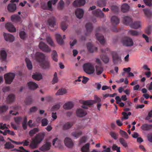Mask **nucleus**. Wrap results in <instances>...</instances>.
I'll return each mask as SVG.
<instances>
[{
	"mask_svg": "<svg viewBox=\"0 0 152 152\" xmlns=\"http://www.w3.org/2000/svg\"><path fill=\"white\" fill-rule=\"evenodd\" d=\"M4 36L5 40L7 41L12 42L14 40V36L10 34L4 33Z\"/></svg>",
	"mask_w": 152,
	"mask_h": 152,
	"instance_id": "1a4fd4ad",
	"label": "nucleus"
},
{
	"mask_svg": "<svg viewBox=\"0 0 152 152\" xmlns=\"http://www.w3.org/2000/svg\"><path fill=\"white\" fill-rule=\"evenodd\" d=\"M110 134L111 137L115 140H116L117 139L118 136L117 134L113 132H110Z\"/></svg>",
	"mask_w": 152,
	"mask_h": 152,
	"instance_id": "69168bd1",
	"label": "nucleus"
},
{
	"mask_svg": "<svg viewBox=\"0 0 152 152\" xmlns=\"http://www.w3.org/2000/svg\"><path fill=\"white\" fill-rule=\"evenodd\" d=\"M15 76L14 73H9L4 75V78L6 83L10 84L12 82Z\"/></svg>",
	"mask_w": 152,
	"mask_h": 152,
	"instance_id": "423d86ee",
	"label": "nucleus"
},
{
	"mask_svg": "<svg viewBox=\"0 0 152 152\" xmlns=\"http://www.w3.org/2000/svg\"><path fill=\"white\" fill-rule=\"evenodd\" d=\"M56 38L57 43L60 45H62L64 43V41L61 35L56 34Z\"/></svg>",
	"mask_w": 152,
	"mask_h": 152,
	"instance_id": "a878e982",
	"label": "nucleus"
},
{
	"mask_svg": "<svg viewBox=\"0 0 152 152\" xmlns=\"http://www.w3.org/2000/svg\"><path fill=\"white\" fill-rule=\"evenodd\" d=\"M28 86L29 89L32 90L36 89L38 87L37 84L35 82L32 81L28 83Z\"/></svg>",
	"mask_w": 152,
	"mask_h": 152,
	"instance_id": "aec40b11",
	"label": "nucleus"
},
{
	"mask_svg": "<svg viewBox=\"0 0 152 152\" xmlns=\"http://www.w3.org/2000/svg\"><path fill=\"white\" fill-rule=\"evenodd\" d=\"M96 74L97 75H99L101 74L103 70V68L101 66H96Z\"/></svg>",
	"mask_w": 152,
	"mask_h": 152,
	"instance_id": "58836bf2",
	"label": "nucleus"
},
{
	"mask_svg": "<svg viewBox=\"0 0 152 152\" xmlns=\"http://www.w3.org/2000/svg\"><path fill=\"white\" fill-rule=\"evenodd\" d=\"M111 9L112 11L114 12H117L118 11V7L115 5H113L111 6Z\"/></svg>",
	"mask_w": 152,
	"mask_h": 152,
	"instance_id": "680f3d73",
	"label": "nucleus"
},
{
	"mask_svg": "<svg viewBox=\"0 0 152 152\" xmlns=\"http://www.w3.org/2000/svg\"><path fill=\"white\" fill-rule=\"evenodd\" d=\"M15 99V95L12 94H9L6 99L7 102L10 104L13 102Z\"/></svg>",
	"mask_w": 152,
	"mask_h": 152,
	"instance_id": "b1692460",
	"label": "nucleus"
},
{
	"mask_svg": "<svg viewBox=\"0 0 152 152\" xmlns=\"http://www.w3.org/2000/svg\"><path fill=\"white\" fill-rule=\"evenodd\" d=\"M92 14L96 16L99 17L100 18H104V15L101 10L99 9H97L92 12Z\"/></svg>",
	"mask_w": 152,
	"mask_h": 152,
	"instance_id": "ddd939ff",
	"label": "nucleus"
},
{
	"mask_svg": "<svg viewBox=\"0 0 152 152\" xmlns=\"http://www.w3.org/2000/svg\"><path fill=\"white\" fill-rule=\"evenodd\" d=\"M46 40L48 43L51 46H55L53 42L50 37H48L46 38Z\"/></svg>",
	"mask_w": 152,
	"mask_h": 152,
	"instance_id": "603ef678",
	"label": "nucleus"
},
{
	"mask_svg": "<svg viewBox=\"0 0 152 152\" xmlns=\"http://www.w3.org/2000/svg\"><path fill=\"white\" fill-rule=\"evenodd\" d=\"M52 58L53 60L55 62H57L58 54L57 52L55 50H53L51 54Z\"/></svg>",
	"mask_w": 152,
	"mask_h": 152,
	"instance_id": "4c0bfd02",
	"label": "nucleus"
},
{
	"mask_svg": "<svg viewBox=\"0 0 152 152\" xmlns=\"http://www.w3.org/2000/svg\"><path fill=\"white\" fill-rule=\"evenodd\" d=\"M48 24L49 28L54 27L56 25V20L54 17L52 16L47 21Z\"/></svg>",
	"mask_w": 152,
	"mask_h": 152,
	"instance_id": "6e6552de",
	"label": "nucleus"
},
{
	"mask_svg": "<svg viewBox=\"0 0 152 152\" xmlns=\"http://www.w3.org/2000/svg\"><path fill=\"white\" fill-rule=\"evenodd\" d=\"M106 2L105 0H99L97 1V6L102 7L106 5Z\"/></svg>",
	"mask_w": 152,
	"mask_h": 152,
	"instance_id": "c9c22d12",
	"label": "nucleus"
},
{
	"mask_svg": "<svg viewBox=\"0 0 152 152\" xmlns=\"http://www.w3.org/2000/svg\"><path fill=\"white\" fill-rule=\"evenodd\" d=\"M86 46L88 51L90 53H93L94 51H96L97 50L96 47L94 46L90 42L87 43Z\"/></svg>",
	"mask_w": 152,
	"mask_h": 152,
	"instance_id": "4468645a",
	"label": "nucleus"
},
{
	"mask_svg": "<svg viewBox=\"0 0 152 152\" xmlns=\"http://www.w3.org/2000/svg\"><path fill=\"white\" fill-rule=\"evenodd\" d=\"M7 54L6 51L3 49L0 51V57L1 60L5 61L6 60Z\"/></svg>",
	"mask_w": 152,
	"mask_h": 152,
	"instance_id": "412c9836",
	"label": "nucleus"
},
{
	"mask_svg": "<svg viewBox=\"0 0 152 152\" xmlns=\"http://www.w3.org/2000/svg\"><path fill=\"white\" fill-rule=\"evenodd\" d=\"M45 135L42 133L37 134L35 137L32 139V141L30 145V147L32 149L37 148L38 145L44 139Z\"/></svg>",
	"mask_w": 152,
	"mask_h": 152,
	"instance_id": "f03ea898",
	"label": "nucleus"
},
{
	"mask_svg": "<svg viewBox=\"0 0 152 152\" xmlns=\"http://www.w3.org/2000/svg\"><path fill=\"white\" fill-rule=\"evenodd\" d=\"M8 109V107L6 105L0 106V113H2L5 112Z\"/></svg>",
	"mask_w": 152,
	"mask_h": 152,
	"instance_id": "09e8293b",
	"label": "nucleus"
},
{
	"mask_svg": "<svg viewBox=\"0 0 152 152\" xmlns=\"http://www.w3.org/2000/svg\"><path fill=\"white\" fill-rule=\"evenodd\" d=\"M5 27L8 31L11 32H15L16 31L14 26L10 23H7L5 24Z\"/></svg>",
	"mask_w": 152,
	"mask_h": 152,
	"instance_id": "9b49d317",
	"label": "nucleus"
},
{
	"mask_svg": "<svg viewBox=\"0 0 152 152\" xmlns=\"http://www.w3.org/2000/svg\"><path fill=\"white\" fill-rule=\"evenodd\" d=\"M32 77L34 80L39 81L42 79V76L41 74L36 73L33 74Z\"/></svg>",
	"mask_w": 152,
	"mask_h": 152,
	"instance_id": "c756f323",
	"label": "nucleus"
},
{
	"mask_svg": "<svg viewBox=\"0 0 152 152\" xmlns=\"http://www.w3.org/2000/svg\"><path fill=\"white\" fill-rule=\"evenodd\" d=\"M86 27L87 32H91L92 31L93 28L92 24L90 23H88L86 24Z\"/></svg>",
	"mask_w": 152,
	"mask_h": 152,
	"instance_id": "e433bc0d",
	"label": "nucleus"
},
{
	"mask_svg": "<svg viewBox=\"0 0 152 152\" xmlns=\"http://www.w3.org/2000/svg\"><path fill=\"white\" fill-rule=\"evenodd\" d=\"M90 144L87 143L84 146H83L81 149V151L82 152H89V147Z\"/></svg>",
	"mask_w": 152,
	"mask_h": 152,
	"instance_id": "f704fd0d",
	"label": "nucleus"
},
{
	"mask_svg": "<svg viewBox=\"0 0 152 152\" xmlns=\"http://www.w3.org/2000/svg\"><path fill=\"white\" fill-rule=\"evenodd\" d=\"M51 146L50 143L49 142H46L40 148V150L42 151H46L49 150Z\"/></svg>",
	"mask_w": 152,
	"mask_h": 152,
	"instance_id": "5701e85b",
	"label": "nucleus"
},
{
	"mask_svg": "<svg viewBox=\"0 0 152 152\" xmlns=\"http://www.w3.org/2000/svg\"><path fill=\"white\" fill-rule=\"evenodd\" d=\"M74 104L72 102H69L66 103L63 106V108L66 110H69L72 108Z\"/></svg>",
	"mask_w": 152,
	"mask_h": 152,
	"instance_id": "c85d7f7f",
	"label": "nucleus"
},
{
	"mask_svg": "<svg viewBox=\"0 0 152 152\" xmlns=\"http://www.w3.org/2000/svg\"><path fill=\"white\" fill-rule=\"evenodd\" d=\"M100 58L104 63L107 64L109 62V58L107 55H101L100 56Z\"/></svg>",
	"mask_w": 152,
	"mask_h": 152,
	"instance_id": "2f4dec72",
	"label": "nucleus"
},
{
	"mask_svg": "<svg viewBox=\"0 0 152 152\" xmlns=\"http://www.w3.org/2000/svg\"><path fill=\"white\" fill-rule=\"evenodd\" d=\"M82 132L80 131L79 132H74L72 133V135L76 138L78 137H79L82 134Z\"/></svg>",
	"mask_w": 152,
	"mask_h": 152,
	"instance_id": "a18cd8bd",
	"label": "nucleus"
},
{
	"mask_svg": "<svg viewBox=\"0 0 152 152\" xmlns=\"http://www.w3.org/2000/svg\"><path fill=\"white\" fill-rule=\"evenodd\" d=\"M82 103L83 105L82 106V107L85 109H88L87 106H91L94 104V101L92 100H88L86 101H83Z\"/></svg>",
	"mask_w": 152,
	"mask_h": 152,
	"instance_id": "9d476101",
	"label": "nucleus"
},
{
	"mask_svg": "<svg viewBox=\"0 0 152 152\" xmlns=\"http://www.w3.org/2000/svg\"><path fill=\"white\" fill-rule=\"evenodd\" d=\"M64 142L65 145L69 148H72L73 145V143L72 140L69 137H66L65 138Z\"/></svg>",
	"mask_w": 152,
	"mask_h": 152,
	"instance_id": "f8f14e48",
	"label": "nucleus"
},
{
	"mask_svg": "<svg viewBox=\"0 0 152 152\" xmlns=\"http://www.w3.org/2000/svg\"><path fill=\"white\" fill-rule=\"evenodd\" d=\"M120 133L122 137L127 139L128 137V136L127 133L125 131L121 130H120Z\"/></svg>",
	"mask_w": 152,
	"mask_h": 152,
	"instance_id": "4d7b16f0",
	"label": "nucleus"
},
{
	"mask_svg": "<svg viewBox=\"0 0 152 152\" xmlns=\"http://www.w3.org/2000/svg\"><path fill=\"white\" fill-rule=\"evenodd\" d=\"M48 121L47 119L43 118L41 121L42 126H45L48 125Z\"/></svg>",
	"mask_w": 152,
	"mask_h": 152,
	"instance_id": "052dcab7",
	"label": "nucleus"
},
{
	"mask_svg": "<svg viewBox=\"0 0 152 152\" xmlns=\"http://www.w3.org/2000/svg\"><path fill=\"white\" fill-rule=\"evenodd\" d=\"M145 4L149 7L152 6V0H143Z\"/></svg>",
	"mask_w": 152,
	"mask_h": 152,
	"instance_id": "13d9d810",
	"label": "nucleus"
},
{
	"mask_svg": "<svg viewBox=\"0 0 152 152\" xmlns=\"http://www.w3.org/2000/svg\"><path fill=\"white\" fill-rule=\"evenodd\" d=\"M111 21L113 25L116 26L119 24L120 20L117 17L113 16L111 18Z\"/></svg>",
	"mask_w": 152,
	"mask_h": 152,
	"instance_id": "393cba45",
	"label": "nucleus"
},
{
	"mask_svg": "<svg viewBox=\"0 0 152 152\" xmlns=\"http://www.w3.org/2000/svg\"><path fill=\"white\" fill-rule=\"evenodd\" d=\"M123 22L125 25H130L132 22V19L129 16H125L123 18Z\"/></svg>",
	"mask_w": 152,
	"mask_h": 152,
	"instance_id": "dca6fc26",
	"label": "nucleus"
},
{
	"mask_svg": "<svg viewBox=\"0 0 152 152\" xmlns=\"http://www.w3.org/2000/svg\"><path fill=\"white\" fill-rule=\"evenodd\" d=\"M14 120L15 122L18 124H20V122L22 119V118L21 117H16L14 118Z\"/></svg>",
	"mask_w": 152,
	"mask_h": 152,
	"instance_id": "e2e57ef3",
	"label": "nucleus"
},
{
	"mask_svg": "<svg viewBox=\"0 0 152 152\" xmlns=\"http://www.w3.org/2000/svg\"><path fill=\"white\" fill-rule=\"evenodd\" d=\"M152 31V26H148L145 29V33L149 35L151 34Z\"/></svg>",
	"mask_w": 152,
	"mask_h": 152,
	"instance_id": "5fc2aeb1",
	"label": "nucleus"
},
{
	"mask_svg": "<svg viewBox=\"0 0 152 152\" xmlns=\"http://www.w3.org/2000/svg\"><path fill=\"white\" fill-rule=\"evenodd\" d=\"M38 110L37 108L35 107L34 106L31 107L29 110L30 113H34L36 112Z\"/></svg>",
	"mask_w": 152,
	"mask_h": 152,
	"instance_id": "774afa93",
	"label": "nucleus"
},
{
	"mask_svg": "<svg viewBox=\"0 0 152 152\" xmlns=\"http://www.w3.org/2000/svg\"><path fill=\"white\" fill-rule=\"evenodd\" d=\"M77 116L79 117H83L86 115V112L82 109H78L76 112Z\"/></svg>",
	"mask_w": 152,
	"mask_h": 152,
	"instance_id": "f3484780",
	"label": "nucleus"
},
{
	"mask_svg": "<svg viewBox=\"0 0 152 152\" xmlns=\"http://www.w3.org/2000/svg\"><path fill=\"white\" fill-rule=\"evenodd\" d=\"M84 13L83 10L80 8L77 9L75 11V15L77 17L80 19L83 17Z\"/></svg>",
	"mask_w": 152,
	"mask_h": 152,
	"instance_id": "a211bd4d",
	"label": "nucleus"
},
{
	"mask_svg": "<svg viewBox=\"0 0 152 152\" xmlns=\"http://www.w3.org/2000/svg\"><path fill=\"white\" fill-rule=\"evenodd\" d=\"M121 42L123 45L126 47H131L134 44V42L132 39L128 37H125L122 38Z\"/></svg>",
	"mask_w": 152,
	"mask_h": 152,
	"instance_id": "20e7f679",
	"label": "nucleus"
},
{
	"mask_svg": "<svg viewBox=\"0 0 152 152\" xmlns=\"http://www.w3.org/2000/svg\"><path fill=\"white\" fill-rule=\"evenodd\" d=\"M140 128L143 131H149L152 129V125L145 124L141 126Z\"/></svg>",
	"mask_w": 152,
	"mask_h": 152,
	"instance_id": "4be33fe9",
	"label": "nucleus"
},
{
	"mask_svg": "<svg viewBox=\"0 0 152 152\" xmlns=\"http://www.w3.org/2000/svg\"><path fill=\"white\" fill-rule=\"evenodd\" d=\"M7 9L9 11L12 12H13L16 10V5L13 3L10 4L8 6Z\"/></svg>",
	"mask_w": 152,
	"mask_h": 152,
	"instance_id": "bb28decb",
	"label": "nucleus"
},
{
	"mask_svg": "<svg viewBox=\"0 0 152 152\" xmlns=\"http://www.w3.org/2000/svg\"><path fill=\"white\" fill-rule=\"evenodd\" d=\"M64 3L62 0H60L58 4V8L60 10H62L64 7Z\"/></svg>",
	"mask_w": 152,
	"mask_h": 152,
	"instance_id": "bf43d9fd",
	"label": "nucleus"
},
{
	"mask_svg": "<svg viewBox=\"0 0 152 152\" xmlns=\"http://www.w3.org/2000/svg\"><path fill=\"white\" fill-rule=\"evenodd\" d=\"M67 25L65 22H62L61 24V29L64 31H65L67 28Z\"/></svg>",
	"mask_w": 152,
	"mask_h": 152,
	"instance_id": "338daca9",
	"label": "nucleus"
},
{
	"mask_svg": "<svg viewBox=\"0 0 152 152\" xmlns=\"http://www.w3.org/2000/svg\"><path fill=\"white\" fill-rule=\"evenodd\" d=\"M58 81L57 74L56 72H55L54 75V77L52 81V84H54L57 83Z\"/></svg>",
	"mask_w": 152,
	"mask_h": 152,
	"instance_id": "864d4df0",
	"label": "nucleus"
},
{
	"mask_svg": "<svg viewBox=\"0 0 152 152\" xmlns=\"http://www.w3.org/2000/svg\"><path fill=\"white\" fill-rule=\"evenodd\" d=\"M66 93V91L64 89H60L58 90L57 92L56 93V95H63Z\"/></svg>",
	"mask_w": 152,
	"mask_h": 152,
	"instance_id": "37998d69",
	"label": "nucleus"
},
{
	"mask_svg": "<svg viewBox=\"0 0 152 152\" xmlns=\"http://www.w3.org/2000/svg\"><path fill=\"white\" fill-rule=\"evenodd\" d=\"M119 141L120 143L123 146L126 148L128 146L127 144L126 141L123 138H121L119 139Z\"/></svg>",
	"mask_w": 152,
	"mask_h": 152,
	"instance_id": "3c124183",
	"label": "nucleus"
},
{
	"mask_svg": "<svg viewBox=\"0 0 152 152\" xmlns=\"http://www.w3.org/2000/svg\"><path fill=\"white\" fill-rule=\"evenodd\" d=\"M128 32L129 34L133 36H138L140 34V32L135 30H130Z\"/></svg>",
	"mask_w": 152,
	"mask_h": 152,
	"instance_id": "79ce46f5",
	"label": "nucleus"
},
{
	"mask_svg": "<svg viewBox=\"0 0 152 152\" xmlns=\"http://www.w3.org/2000/svg\"><path fill=\"white\" fill-rule=\"evenodd\" d=\"M129 7L127 4H124L121 6V10L123 12H127L129 10Z\"/></svg>",
	"mask_w": 152,
	"mask_h": 152,
	"instance_id": "473e14b6",
	"label": "nucleus"
},
{
	"mask_svg": "<svg viewBox=\"0 0 152 152\" xmlns=\"http://www.w3.org/2000/svg\"><path fill=\"white\" fill-rule=\"evenodd\" d=\"M85 0H76L73 3L74 7H80L83 6L85 3Z\"/></svg>",
	"mask_w": 152,
	"mask_h": 152,
	"instance_id": "2eb2a0df",
	"label": "nucleus"
},
{
	"mask_svg": "<svg viewBox=\"0 0 152 152\" xmlns=\"http://www.w3.org/2000/svg\"><path fill=\"white\" fill-rule=\"evenodd\" d=\"M130 26L131 28L137 29L140 27V23L139 21H135L133 23H132H132Z\"/></svg>",
	"mask_w": 152,
	"mask_h": 152,
	"instance_id": "cd10ccee",
	"label": "nucleus"
},
{
	"mask_svg": "<svg viewBox=\"0 0 152 152\" xmlns=\"http://www.w3.org/2000/svg\"><path fill=\"white\" fill-rule=\"evenodd\" d=\"M112 149L113 151H116L117 152H120V147H118L115 144H113Z\"/></svg>",
	"mask_w": 152,
	"mask_h": 152,
	"instance_id": "0e129e2a",
	"label": "nucleus"
},
{
	"mask_svg": "<svg viewBox=\"0 0 152 152\" xmlns=\"http://www.w3.org/2000/svg\"><path fill=\"white\" fill-rule=\"evenodd\" d=\"M143 11L145 15L147 18H150L152 15L151 12L149 9H143Z\"/></svg>",
	"mask_w": 152,
	"mask_h": 152,
	"instance_id": "72a5a7b5",
	"label": "nucleus"
},
{
	"mask_svg": "<svg viewBox=\"0 0 152 152\" xmlns=\"http://www.w3.org/2000/svg\"><path fill=\"white\" fill-rule=\"evenodd\" d=\"M39 131V129L38 128H35L31 130L29 132V135L32 137L34 134L38 132Z\"/></svg>",
	"mask_w": 152,
	"mask_h": 152,
	"instance_id": "a19ab883",
	"label": "nucleus"
},
{
	"mask_svg": "<svg viewBox=\"0 0 152 152\" xmlns=\"http://www.w3.org/2000/svg\"><path fill=\"white\" fill-rule=\"evenodd\" d=\"M36 59L40 66L44 69H49L50 67V62L45 59L44 54L40 52H37L35 54Z\"/></svg>",
	"mask_w": 152,
	"mask_h": 152,
	"instance_id": "f257e3e1",
	"label": "nucleus"
},
{
	"mask_svg": "<svg viewBox=\"0 0 152 152\" xmlns=\"http://www.w3.org/2000/svg\"><path fill=\"white\" fill-rule=\"evenodd\" d=\"M11 18L12 20H15L16 21H20V17L17 15H12L11 17Z\"/></svg>",
	"mask_w": 152,
	"mask_h": 152,
	"instance_id": "8fccbe9b",
	"label": "nucleus"
},
{
	"mask_svg": "<svg viewBox=\"0 0 152 152\" xmlns=\"http://www.w3.org/2000/svg\"><path fill=\"white\" fill-rule=\"evenodd\" d=\"M25 61L28 69L29 70L31 69L32 68V65L31 61L28 58H26Z\"/></svg>",
	"mask_w": 152,
	"mask_h": 152,
	"instance_id": "ea45409f",
	"label": "nucleus"
},
{
	"mask_svg": "<svg viewBox=\"0 0 152 152\" xmlns=\"http://www.w3.org/2000/svg\"><path fill=\"white\" fill-rule=\"evenodd\" d=\"M73 122H68L64 124L63 126V130L68 129L73 125Z\"/></svg>",
	"mask_w": 152,
	"mask_h": 152,
	"instance_id": "7c9ffc66",
	"label": "nucleus"
},
{
	"mask_svg": "<svg viewBox=\"0 0 152 152\" xmlns=\"http://www.w3.org/2000/svg\"><path fill=\"white\" fill-rule=\"evenodd\" d=\"M19 35L21 39L23 40H25L27 36L26 33L24 31H21L19 33Z\"/></svg>",
	"mask_w": 152,
	"mask_h": 152,
	"instance_id": "c03bdc74",
	"label": "nucleus"
},
{
	"mask_svg": "<svg viewBox=\"0 0 152 152\" xmlns=\"http://www.w3.org/2000/svg\"><path fill=\"white\" fill-rule=\"evenodd\" d=\"M96 37L97 39L101 44L103 45L104 44L105 41L104 37L102 34L96 33Z\"/></svg>",
	"mask_w": 152,
	"mask_h": 152,
	"instance_id": "6ab92c4d",
	"label": "nucleus"
},
{
	"mask_svg": "<svg viewBox=\"0 0 152 152\" xmlns=\"http://www.w3.org/2000/svg\"><path fill=\"white\" fill-rule=\"evenodd\" d=\"M39 47L41 50L45 52H48L51 51V49L48 46L42 42H40Z\"/></svg>",
	"mask_w": 152,
	"mask_h": 152,
	"instance_id": "0eeeda50",
	"label": "nucleus"
},
{
	"mask_svg": "<svg viewBox=\"0 0 152 152\" xmlns=\"http://www.w3.org/2000/svg\"><path fill=\"white\" fill-rule=\"evenodd\" d=\"M61 103H59L53 105L51 108V110L54 111L58 110L61 107Z\"/></svg>",
	"mask_w": 152,
	"mask_h": 152,
	"instance_id": "de8ad7c7",
	"label": "nucleus"
},
{
	"mask_svg": "<svg viewBox=\"0 0 152 152\" xmlns=\"http://www.w3.org/2000/svg\"><path fill=\"white\" fill-rule=\"evenodd\" d=\"M83 68L85 72L89 75L93 74L94 72L93 65L89 63L84 64L83 65Z\"/></svg>",
	"mask_w": 152,
	"mask_h": 152,
	"instance_id": "7ed1b4c3",
	"label": "nucleus"
},
{
	"mask_svg": "<svg viewBox=\"0 0 152 152\" xmlns=\"http://www.w3.org/2000/svg\"><path fill=\"white\" fill-rule=\"evenodd\" d=\"M4 146L5 148L8 149H12L14 147V145L9 142H7L5 144Z\"/></svg>",
	"mask_w": 152,
	"mask_h": 152,
	"instance_id": "49530a36",
	"label": "nucleus"
},
{
	"mask_svg": "<svg viewBox=\"0 0 152 152\" xmlns=\"http://www.w3.org/2000/svg\"><path fill=\"white\" fill-rule=\"evenodd\" d=\"M32 99L31 97L29 96L26 98L25 102L26 104L29 105L31 104L32 102Z\"/></svg>",
	"mask_w": 152,
	"mask_h": 152,
	"instance_id": "6e6d98bb",
	"label": "nucleus"
},
{
	"mask_svg": "<svg viewBox=\"0 0 152 152\" xmlns=\"http://www.w3.org/2000/svg\"><path fill=\"white\" fill-rule=\"evenodd\" d=\"M110 53L112 56L113 61L114 64H117L121 61V57L117 52L111 51Z\"/></svg>",
	"mask_w": 152,
	"mask_h": 152,
	"instance_id": "39448f33",
	"label": "nucleus"
}]
</instances>
